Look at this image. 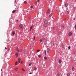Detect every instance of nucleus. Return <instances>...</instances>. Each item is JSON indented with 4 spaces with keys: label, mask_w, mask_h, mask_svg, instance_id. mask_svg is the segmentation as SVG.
I'll return each instance as SVG.
<instances>
[{
    "label": "nucleus",
    "mask_w": 76,
    "mask_h": 76,
    "mask_svg": "<svg viewBox=\"0 0 76 76\" xmlns=\"http://www.w3.org/2000/svg\"><path fill=\"white\" fill-rule=\"evenodd\" d=\"M44 26L45 27H46V26H47V24H48V21L46 20L45 21V23H44Z\"/></svg>",
    "instance_id": "1"
},
{
    "label": "nucleus",
    "mask_w": 76,
    "mask_h": 76,
    "mask_svg": "<svg viewBox=\"0 0 76 76\" xmlns=\"http://www.w3.org/2000/svg\"><path fill=\"white\" fill-rule=\"evenodd\" d=\"M20 28H23V26L22 24H20L19 26Z\"/></svg>",
    "instance_id": "2"
},
{
    "label": "nucleus",
    "mask_w": 76,
    "mask_h": 76,
    "mask_svg": "<svg viewBox=\"0 0 76 76\" xmlns=\"http://www.w3.org/2000/svg\"><path fill=\"white\" fill-rule=\"evenodd\" d=\"M47 52L48 53H50V49L49 48H48L47 49Z\"/></svg>",
    "instance_id": "3"
},
{
    "label": "nucleus",
    "mask_w": 76,
    "mask_h": 76,
    "mask_svg": "<svg viewBox=\"0 0 76 76\" xmlns=\"http://www.w3.org/2000/svg\"><path fill=\"white\" fill-rule=\"evenodd\" d=\"M64 7H67L68 6V4H65L64 5Z\"/></svg>",
    "instance_id": "4"
},
{
    "label": "nucleus",
    "mask_w": 76,
    "mask_h": 76,
    "mask_svg": "<svg viewBox=\"0 0 76 76\" xmlns=\"http://www.w3.org/2000/svg\"><path fill=\"white\" fill-rule=\"evenodd\" d=\"M21 59L20 58H19L18 59V63H20V60Z\"/></svg>",
    "instance_id": "5"
},
{
    "label": "nucleus",
    "mask_w": 76,
    "mask_h": 76,
    "mask_svg": "<svg viewBox=\"0 0 76 76\" xmlns=\"http://www.w3.org/2000/svg\"><path fill=\"white\" fill-rule=\"evenodd\" d=\"M69 36H71V35H72V33H71V32L69 33Z\"/></svg>",
    "instance_id": "6"
},
{
    "label": "nucleus",
    "mask_w": 76,
    "mask_h": 76,
    "mask_svg": "<svg viewBox=\"0 0 76 76\" xmlns=\"http://www.w3.org/2000/svg\"><path fill=\"white\" fill-rule=\"evenodd\" d=\"M59 63L60 64L61 63V60H60L59 61Z\"/></svg>",
    "instance_id": "7"
},
{
    "label": "nucleus",
    "mask_w": 76,
    "mask_h": 76,
    "mask_svg": "<svg viewBox=\"0 0 76 76\" xmlns=\"http://www.w3.org/2000/svg\"><path fill=\"white\" fill-rule=\"evenodd\" d=\"M12 34H13V35H15V31H13L12 32Z\"/></svg>",
    "instance_id": "8"
},
{
    "label": "nucleus",
    "mask_w": 76,
    "mask_h": 76,
    "mask_svg": "<svg viewBox=\"0 0 76 76\" xmlns=\"http://www.w3.org/2000/svg\"><path fill=\"white\" fill-rule=\"evenodd\" d=\"M18 54H19V53H16L15 54L16 56L18 57Z\"/></svg>",
    "instance_id": "9"
},
{
    "label": "nucleus",
    "mask_w": 76,
    "mask_h": 76,
    "mask_svg": "<svg viewBox=\"0 0 76 76\" xmlns=\"http://www.w3.org/2000/svg\"><path fill=\"white\" fill-rule=\"evenodd\" d=\"M17 51H18V52H19V49H18V48H17Z\"/></svg>",
    "instance_id": "10"
},
{
    "label": "nucleus",
    "mask_w": 76,
    "mask_h": 76,
    "mask_svg": "<svg viewBox=\"0 0 76 76\" xmlns=\"http://www.w3.org/2000/svg\"><path fill=\"white\" fill-rule=\"evenodd\" d=\"M52 16V13H51L50 15H49V17L51 18V16Z\"/></svg>",
    "instance_id": "11"
},
{
    "label": "nucleus",
    "mask_w": 76,
    "mask_h": 76,
    "mask_svg": "<svg viewBox=\"0 0 76 76\" xmlns=\"http://www.w3.org/2000/svg\"><path fill=\"white\" fill-rule=\"evenodd\" d=\"M32 29V26H31L30 28V31H31V30Z\"/></svg>",
    "instance_id": "12"
},
{
    "label": "nucleus",
    "mask_w": 76,
    "mask_h": 76,
    "mask_svg": "<svg viewBox=\"0 0 76 76\" xmlns=\"http://www.w3.org/2000/svg\"><path fill=\"white\" fill-rule=\"evenodd\" d=\"M37 68H36V67H34V70H37Z\"/></svg>",
    "instance_id": "13"
},
{
    "label": "nucleus",
    "mask_w": 76,
    "mask_h": 76,
    "mask_svg": "<svg viewBox=\"0 0 76 76\" xmlns=\"http://www.w3.org/2000/svg\"><path fill=\"white\" fill-rule=\"evenodd\" d=\"M15 65L16 66H17V65H18V62L17 61H16L15 62Z\"/></svg>",
    "instance_id": "14"
},
{
    "label": "nucleus",
    "mask_w": 76,
    "mask_h": 76,
    "mask_svg": "<svg viewBox=\"0 0 76 76\" xmlns=\"http://www.w3.org/2000/svg\"><path fill=\"white\" fill-rule=\"evenodd\" d=\"M72 70L73 71L74 70H75V68L74 67H73L72 69Z\"/></svg>",
    "instance_id": "15"
},
{
    "label": "nucleus",
    "mask_w": 76,
    "mask_h": 76,
    "mask_svg": "<svg viewBox=\"0 0 76 76\" xmlns=\"http://www.w3.org/2000/svg\"><path fill=\"white\" fill-rule=\"evenodd\" d=\"M44 58L45 59V60H47V57H44Z\"/></svg>",
    "instance_id": "16"
},
{
    "label": "nucleus",
    "mask_w": 76,
    "mask_h": 76,
    "mask_svg": "<svg viewBox=\"0 0 76 76\" xmlns=\"http://www.w3.org/2000/svg\"><path fill=\"white\" fill-rule=\"evenodd\" d=\"M45 55H46L47 54V53H46V50H45Z\"/></svg>",
    "instance_id": "17"
},
{
    "label": "nucleus",
    "mask_w": 76,
    "mask_h": 76,
    "mask_svg": "<svg viewBox=\"0 0 76 76\" xmlns=\"http://www.w3.org/2000/svg\"><path fill=\"white\" fill-rule=\"evenodd\" d=\"M16 12V10H13L12 12V13H15V12Z\"/></svg>",
    "instance_id": "18"
},
{
    "label": "nucleus",
    "mask_w": 76,
    "mask_h": 76,
    "mask_svg": "<svg viewBox=\"0 0 76 76\" xmlns=\"http://www.w3.org/2000/svg\"><path fill=\"white\" fill-rule=\"evenodd\" d=\"M67 76H70V74H68L67 75Z\"/></svg>",
    "instance_id": "19"
},
{
    "label": "nucleus",
    "mask_w": 76,
    "mask_h": 76,
    "mask_svg": "<svg viewBox=\"0 0 76 76\" xmlns=\"http://www.w3.org/2000/svg\"><path fill=\"white\" fill-rule=\"evenodd\" d=\"M22 70H23V72H25V69H24L22 68Z\"/></svg>",
    "instance_id": "20"
},
{
    "label": "nucleus",
    "mask_w": 76,
    "mask_h": 76,
    "mask_svg": "<svg viewBox=\"0 0 76 76\" xmlns=\"http://www.w3.org/2000/svg\"><path fill=\"white\" fill-rule=\"evenodd\" d=\"M60 33H61V32H60V31H59V32H58V35H60Z\"/></svg>",
    "instance_id": "21"
},
{
    "label": "nucleus",
    "mask_w": 76,
    "mask_h": 76,
    "mask_svg": "<svg viewBox=\"0 0 76 76\" xmlns=\"http://www.w3.org/2000/svg\"><path fill=\"white\" fill-rule=\"evenodd\" d=\"M40 51V50H37V52H39Z\"/></svg>",
    "instance_id": "22"
},
{
    "label": "nucleus",
    "mask_w": 76,
    "mask_h": 76,
    "mask_svg": "<svg viewBox=\"0 0 76 76\" xmlns=\"http://www.w3.org/2000/svg\"><path fill=\"white\" fill-rule=\"evenodd\" d=\"M15 70H18V68H15Z\"/></svg>",
    "instance_id": "23"
},
{
    "label": "nucleus",
    "mask_w": 76,
    "mask_h": 76,
    "mask_svg": "<svg viewBox=\"0 0 76 76\" xmlns=\"http://www.w3.org/2000/svg\"><path fill=\"white\" fill-rule=\"evenodd\" d=\"M31 65H32V63H30L29 65V66H31Z\"/></svg>",
    "instance_id": "24"
},
{
    "label": "nucleus",
    "mask_w": 76,
    "mask_h": 76,
    "mask_svg": "<svg viewBox=\"0 0 76 76\" xmlns=\"http://www.w3.org/2000/svg\"><path fill=\"white\" fill-rule=\"evenodd\" d=\"M31 9H33V6H31Z\"/></svg>",
    "instance_id": "25"
},
{
    "label": "nucleus",
    "mask_w": 76,
    "mask_h": 76,
    "mask_svg": "<svg viewBox=\"0 0 76 76\" xmlns=\"http://www.w3.org/2000/svg\"><path fill=\"white\" fill-rule=\"evenodd\" d=\"M39 57H41V55H38Z\"/></svg>",
    "instance_id": "26"
},
{
    "label": "nucleus",
    "mask_w": 76,
    "mask_h": 76,
    "mask_svg": "<svg viewBox=\"0 0 76 76\" xmlns=\"http://www.w3.org/2000/svg\"><path fill=\"white\" fill-rule=\"evenodd\" d=\"M68 48H69V49H70V46H69V47H68Z\"/></svg>",
    "instance_id": "27"
},
{
    "label": "nucleus",
    "mask_w": 76,
    "mask_h": 76,
    "mask_svg": "<svg viewBox=\"0 0 76 76\" xmlns=\"http://www.w3.org/2000/svg\"><path fill=\"white\" fill-rule=\"evenodd\" d=\"M24 3H25V4H26V1H24Z\"/></svg>",
    "instance_id": "28"
},
{
    "label": "nucleus",
    "mask_w": 76,
    "mask_h": 76,
    "mask_svg": "<svg viewBox=\"0 0 76 76\" xmlns=\"http://www.w3.org/2000/svg\"><path fill=\"white\" fill-rule=\"evenodd\" d=\"M35 39V36H34V40Z\"/></svg>",
    "instance_id": "29"
},
{
    "label": "nucleus",
    "mask_w": 76,
    "mask_h": 76,
    "mask_svg": "<svg viewBox=\"0 0 76 76\" xmlns=\"http://www.w3.org/2000/svg\"><path fill=\"white\" fill-rule=\"evenodd\" d=\"M42 40H41V39L40 40V42H42Z\"/></svg>",
    "instance_id": "30"
},
{
    "label": "nucleus",
    "mask_w": 76,
    "mask_h": 76,
    "mask_svg": "<svg viewBox=\"0 0 76 76\" xmlns=\"http://www.w3.org/2000/svg\"><path fill=\"white\" fill-rule=\"evenodd\" d=\"M22 63H23V61H21L20 62L21 64H22Z\"/></svg>",
    "instance_id": "31"
},
{
    "label": "nucleus",
    "mask_w": 76,
    "mask_h": 76,
    "mask_svg": "<svg viewBox=\"0 0 76 76\" xmlns=\"http://www.w3.org/2000/svg\"><path fill=\"white\" fill-rule=\"evenodd\" d=\"M50 10H48V12H49V11H50Z\"/></svg>",
    "instance_id": "32"
},
{
    "label": "nucleus",
    "mask_w": 76,
    "mask_h": 76,
    "mask_svg": "<svg viewBox=\"0 0 76 76\" xmlns=\"http://www.w3.org/2000/svg\"><path fill=\"white\" fill-rule=\"evenodd\" d=\"M75 30H76V25L75 26Z\"/></svg>",
    "instance_id": "33"
},
{
    "label": "nucleus",
    "mask_w": 76,
    "mask_h": 76,
    "mask_svg": "<svg viewBox=\"0 0 76 76\" xmlns=\"http://www.w3.org/2000/svg\"><path fill=\"white\" fill-rule=\"evenodd\" d=\"M67 14H69V12L67 11Z\"/></svg>",
    "instance_id": "34"
},
{
    "label": "nucleus",
    "mask_w": 76,
    "mask_h": 76,
    "mask_svg": "<svg viewBox=\"0 0 76 76\" xmlns=\"http://www.w3.org/2000/svg\"><path fill=\"white\" fill-rule=\"evenodd\" d=\"M39 0H37V2H39Z\"/></svg>",
    "instance_id": "35"
},
{
    "label": "nucleus",
    "mask_w": 76,
    "mask_h": 76,
    "mask_svg": "<svg viewBox=\"0 0 76 76\" xmlns=\"http://www.w3.org/2000/svg\"><path fill=\"white\" fill-rule=\"evenodd\" d=\"M60 1H61V2L62 1V0H60Z\"/></svg>",
    "instance_id": "36"
},
{
    "label": "nucleus",
    "mask_w": 76,
    "mask_h": 76,
    "mask_svg": "<svg viewBox=\"0 0 76 76\" xmlns=\"http://www.w3.org/2000/svg\"><path fill=\"white\" fill-rule=\"evenodd\" d=\"M5 49H6V50H7V48L6 47H5Z\"/></svg>",
    "instance_id": "37"
},
{
    "label": "nucleus",
    "mask_w": 76,
    "mask_h": 76,
    "mask_svg": "<svg viewBox=\"0 0 76 76\" xmlns=\"http://www.w3.org/2000/svg\"><path fill=\"white\" fill-rule=\"evenodd\" d=\"M29 74H32V73H31V72H30V73H29Z\"/></svg>",
    "instance_id": "38"
},
{
    "label": "nucleus",
    "mask_w": 76,
    "mask_h": 76,
    "mask_svg": "<svg viewBox=\"0 0 76 76\" xmlns=\"http://www.w3.org/2000/svg\"><path fill=\"white\" fill-rule=\"evenodd\" d=\"M68 8L67 7H66V9H68Z\"/></svg>",
    "instance_id": "39"
},
{
    "label": "nucleus",
    "mask_w": 76,
    "mask_h": 76,
    "mask_svg": "<svg viewBox=\"0 0 76 76\" xmlns=\"http://www.w3.org/2000/svg\"><path fill=\"white\" fill-rule=\"evenodd\" d=\"M16 21H17V22H18V20H17Z\"/></svg>",
    "instance_id": "40"
},
{
    "label": "nucleus",
    "mask_w": 76,
    "mask_h": 76,
    "mask_svg": "<svg viewBox=\"0 0 76 76\" xmlns=\"http://www.w3.org/2000/svg\"><path fill=\"white\" fill-rule=\"evenodd\" d=\"M3 70L2 69H1V71H2Z\"/></svg>",
    "instance_id": "41"
},
{
    "label": "nucleus",
    "mask_w": 76,
    "mask_h": 76,
    "mask_svg": "<svg viewBox=\"0 0 76 76\" xmlns=\"http://www.w3.org/2000/svg\"><path fill=\"white\" fill-rule=\"evenodd\" d=\"M74 20H75V18H74Z\"/></svg>",
    "instance_id": "42"
},
{
    "label": "nucleus",
    "mask_w": 76,
    "mask_h": 76,
    "mask_svg": "<svg viewBox=\"0 0 76 76\" xmlns=\"http://www.w3.org/2000/svg\"><path fill=\"white\" fill-rule=\"evenodd\" d=\"M75 2H76V0H75Z\"/></svg>",
    "instance_id": "43"
},
{
    "label": "nucleus",
    "mask_w": 76,
    "mask_h": 76,
    "mask_svg": "<svg viewBox=\"0 0 76 76\" xmlns=\"http://www.w3.org/2000/svg\"><path fill=\"white\" fill-rule=\"evenodd\" d=\"M44 39H45V38H44Z\"/></svg>",
    "instance_id": "44"
}]
</instances>
